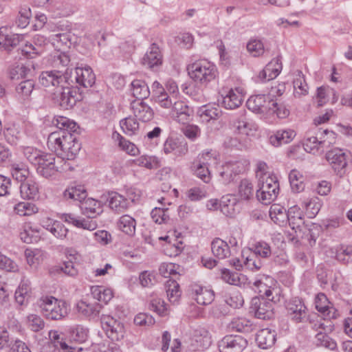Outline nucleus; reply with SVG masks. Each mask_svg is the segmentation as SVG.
Masks as SVG:
<instances>
[{"mask_svg": "<svg viewBox=\"0 0 352 352\" xmlns=\"http://www.w3.org/2000/svg\"><path fill=\"white\" fill-rule=\"evenodd\" d=\"M53 123L59 129L50 134L47 140L49 148L60 157V163L74 158L80 149L74 132L78 129L76 123L69 118L60 116Z\"/></svg>", "mask_w": 352, "mask_h": 352, "instance_id": "nucleus-1", "label": "nucleus"}, {"mask_svg": "<svg viewBox=\"0 0 352 352\" xmlns=\"http://www.w3.org/2000/svg\"><path fill=\"white\" fill-rule=\"evenodd\" d=\"M190 78L197 85L207 87L218 77V70L214 64L206 60H199L187 67Z\"/></svg>", "mask_w": 352, "mask_h": 352, "instance_id": "nucleus-2", "label": "nucleus"}, {"mask_svg": "<svg viewBox=\"0 0 352 352\" xmlns=\"http://www.w3.org/2000/svg\"><path fill=\"white\" fill-rule=\"evenodd\" d=\"M38 305L42 314L47 319L61 320L68 314L67 303L52 296L41 297L38 302Z\"/></svg>", "mask_w": 352, "mask_h": 352, "instance_id": "nucleus-3", "label": "nucleus"}, {"mask_svg": "<svg viewBox=\"0 0 352 352\" xmlns=\"http://www.w3.org/2000/svg\"><path fill=\"white\" fill-rule=\"evenodd\" d=\"M36 169L39 175L48 179L54 176L58 172H65L72 168L67 162L60 163V158L56 161L53 154L45 153Z\"/></svg>", "mask_w": 352, "mask_h": 352, "instance_id": "nucleus-4", "label": "nucleus"}, {"mask_svg": "<svg viewBox=\"0 0 352 352\" xmlns=\"http://www.w3.org/2000/svg\"><path fill=\"white\" fill-rule=\"evenodd\" d=\"M66 69H67V84L69 85L76 84L85 88H89L95 84L96 76L90 67L77 66L74 72L69 68Z\"/></svg>", "mask_w": 352, "mask_h": 352, "instance_id": "nucleus-5", "label": "nucleus"}, {"mask_svg": "<svg viewBox=\"0 0 352 352\" xmlns=\"http://www.w3.org/2000/svg\"><path fill=\"white\" fill-rule=\"evenodd\" d=\"M272 301L265 297H254L251 300L250 312L258 319L270 320L274 317Z\"/></svg>", "mask_w": 352, "mask_h": 352, "instance_id": "nucleus-6", "label": "nucleus"}, {"mask_svg": "<svg viewBox=\"0 0 352 352\" xmlns=\"http://www.w3.org/2000/svg\"><path fill=\"white\" fill-rule=\"evenodd\" d=\"M325 157L337 175L342 177L347 166L345 153L339 148H334L327 152Z\"/></svg>", "mask_w": 352, "mask_h": 352, "instance_id": "nucleus-7", "label": "nucleus"}, {"mask_svg": "<svg viewBox=\"0 0 352 352\" xmlns=\"http://www.w3.org/2000/svg\"><path fill=\"white\" fill-rule=\"evenodd\" d=\"M67 69H52L43 71L39 76V82L45 87L63 86L67 83Z\"/></svg>", "mask_w": 352, "mask_h": 352, "instance_id": "nucleus-8", "label": "nucleus"}, {"mask_svg": "<svg viewBox=\"0 0 352 352\" xmlns=\"http://www.w3.org/2000/svg\"><path fill=\"white\" fill-rule=\"evenodd\" d=\"M101 322L107 337L112 341H120L124 338V329L121 322L110 316H102Z\"/></svg>", "mask_w": 352, "mask_h": 352, "instance_id": "nucleus-9", "label": "nucleus"}, {"mask_svg": "<svg viewBox=\"0 0 352 352\" xmlns=\"http://www.w3.org/2000/svg\"><path fill=\"white\" fill-rule=\"evenodd\" d=\"M248 341L241 336L228 335L219 342L220 352H243Z\"/></svg>", "mask_w": 352, "mask_h": 352, "instance_id": "nucleus-10", "label": "nucleus"}, {"mask_svg": "<svg viewBox=\"0 0 352 352\" xmlns=\"http://www.w3.org/2000/svg\"><path fill=\"white\" fill-rule=\"evenodd\" d=\"M163 56L159 46L156 43L151 45L142 58V64L146 68L157 71L162 65Z\"/></svg>", "mask_w": 352, "mask_h": 352, "instance_id": "nucleus-11", "label": "nucleus"}, {"mask_svg": "<svg viewBox=\"0 0 352 352\" xmlns=\"http://www.w3.org/2000/svg\"><path fill=\"white\" fill-rule=\"evenodd\" d=\"M286 309L289 316L296 322H302L307 316V307L302 300L298 297L287 302Z\"/></svg>", "mask_w": 352, "mask_h": 352, "instance_id": "nucleus-12", "label": "nucleus"}, {"mask_svg": "<svg viewBox=\"0 0 352 352\" xmlns=\"http://www.w3.org/2000/svg\"><path fill=\"white\" fill-rule=\"evenodd\" d=\"M189 292L192 298L199 305H209L214 298V294L212 289L197 283H193L190 285Z\"/></svg>", "mask_w": 352, "mask_h": 352, "instance_id": "nucleus-13", "label": "nucleus"}, {"mask_svg": "<svg viewBox=\"0 0 352 352\" xmlns=\"http://www.w3.org/2000/svg\"><path fill=\"white\" fill-rule=\"evenodd\" d=\"M80 100V96L76 89L64 87L63 91L56 97V102L62 109H69Z\"/></svg>", "mask_w": 352, "mask_h": 352, "instance_id": "nucleus-14", "label": "nucleus"}, {"mask_svg": "<svg viewBox=\"0 0 352 352\" xmlns=\"http://www.w3.org/2000/svg\"><path fill=\"white\" fill-rule=\"evenodd\" d=\"M171 108V115L173 118L178 122L186 124L189 121L192 110L183 101H173Z\"/></svg>", "mask_w": 352, "mask_h": 352, "instance_id": "nucleus-15", "label": "nucleus"}, {"mask_svg": "<svg viewBox=\"0 0 352 352\" xmlns=\"http://www.w3.org/2000/svg\"><path fill=\"white\" fill-rule=\"evenodd\" d=\"M164 151L166 154L182 156L188 152V145L184 140L168 138L164 144Z\"/></svg>", "mask_w": 352, "mask_h": 352, "instance_id": "nucleus-16", "label": "nucleus"}, {"mask_svg": "<svg viewBox=\"0 0 352 352\" xmlns=\"http://www.w3.org/2000/svg\"><path fill=\"white\" fill-rule=\"evenodd\" d=\"M243 100V96L239 89H230L223 96L221 95V103L226 109H234L239 107Z\"/></svg>", "mask_w": 352, "mask_h": 352, "instance_id": "nucleus-17", "label": "nucleus"}, {"mask_svg": "<svg viewBox=\"0 0 352 352\" xmlns=\"http://www.w3.org/2000/svg\"><path fill=\"white\" fill-rule=\"evenodd\" d=\"M269 100L270 98L265 95L252 96L247 100L246 105L253 112L264 113L269 110Z\"/></svg>", "mask_w": 352, "mask_h": 352, "instance_id": "nucleus-18", "label": "nucleus"}, {"mask_svg": "<svg viewBox=\"0 0 352 352\" xmlns=\"http://www.w3.org/2000/svg\"><path fill=\"white\" fill-rule=\"evenodd\" d=\"M151 89L155 98V102L163 108L170 109L173 104V99L164 91L161 84L157 81H155L152 85Z\"/></svg>", "mask_w": 352, "mask_h": 352, "instance_id": "nucleus-19", "label": "nucleus"}, {"mask_svg": "<svg viewBox=\"0 0 352 352\" xmlns=\"http://www.w3.org/2000/svg\"><path fill=\"white\" fill-rule=\"evenodd\" d=\"M135 117L142 122H148L153 118V109L143 101H134L131 103Z\"/></svg>", "mask_w": 352, "mask_h": 352, "instance_id": "nucleus-20", "label": "nucleus"}, {"mask_svg": "<svg viewBox=\"0 0 352 352\" xmlns=\"http://www.w3.org/2000/svg\"><path fill=\"white\" fill-rule=\"evenodd\" d=\"M80 208L82 213L89 218H95L102 212L101 203L93 198H85Z\"/></svg>", "mask_w": 352, "mask_h": 352, "instance_id": "nucleus-21", "label": "nucleus"}, {"mask_svg": "<svg viewBox=\"0 0 352 352\" xmlns=\"http://www.w3.org/2000/svg\"><path fill=\"white\" fill-rule=\"evenodd\" d=\"M63 219L65 221L72 223L78 228L94 230L97 228V223L92 219L93 218H78L72 214H64Z\"/></svg>", "mask_w": 352, "mask_h": 352, "instance_id": "nucleus-22", "label": "nucleus"}, {"mask_svg": "<svg viewBox=\"0 0 352 352\" xmlns=\"http://www.w3.org/2000/svg\"><path fill=\"white\" fill-rule=\"evenodd\" d=\"M108 201L110 208L118 213L124 212L129 206L128 199L116 192H109Z\"/></svg>", "mask_w": 352, "mask_h": 352, "instance_id": "nucleus-23", "label": "nucleus"}, {"mask_svg": "<svg viewBox=\"0 0 352 352\" xmlns=\"http://www.w3.org/2000/svg\"><path fill=\"white\" fill-rule=\"evenodd\" d=\"M296 136V133L292 129H280L270 137V142L274 146H279L291 142Z\"/></svg>", "mask_w": 352, "mask_h": 352, "instance_id": "nucleus-24", "label": "nucleus"}, {"mask_svg": "<svg viewBox=\"0 0 352 352\" xmlns=\"http://www.w3.org/2000/svg\"><path fill=\"white\" fill-rule=\"evenodd\" d=\"M281 69L282 66L278 63V60H273L260 72L258 78L262 82L269 81L275 78L279 74Z\"/></svg>", "mask_w": 352, "mask_h": 352, "instance_id": "nucleus-25", "label": "nucleus"}, {"mask_svg": "<svg viewBox=\"0 0 352 352\" xmlns=\"http://www.w3.org/2000/svg\"><path fill=\"white\" fill-rule=\"evenodd\" d=\"M276 331L270 329L260 330L256 337V341L260 348L267 349L274 344L276 342Z\"/></svg>", "mask_w": 352, "mask_h": 352, "instance_id": "nucleus-26", "label": "nucleus"}, {"mask_svg": "<svg viewBox=\"0 0 352 352\" xmlns=\"http://www.w3.org/2000/svg\"><path fill=\"white\" fill-rule=\"evenodd\" d=\"M211 250L213 255L219 259L228 258L231 255L228 243L220 238L213 239L211 243Z\"/></svg>", "mask_w": 352, "mask_h": 352, "instance_id": "nucleus-27", "label": "nucleus"}, {"mask_svg": "<svg viewBox=\"0 0 352 352\" xmlns=\"http://www.w3.org/2000/svg\"><path fill=\"white\" fill-rule=\"evenodd\" d=\"M87 192L82 185L69 186L65 190L63 197L66 200H74L81 202L87 198Z\"/></svg>", "mask_w": 352, "mask_h": 352, "instance_id": "nucleus-28", "label": "nucleus"}, {"mask_svg": "<svg viewBox=\"0 0 352 352\" xmlns=\"http://www.w3.org/2000/svg\"><path fill=\"white\" fill-rule=\"evenodd\" d=\"M274 279L270 276H263L261 278L256 280L253 285L258 289V292L259 293L261 297H265V298L267 300H274V297L272 296V292L274 289H272L271 286L267 285V283H274Z\"/></svg>", "mask_w": 352, "mask_h": 352, "instance_id": "nucleus-29", "label": "nucleus"}, {"mask_svg": "<svg viewBox=\"0 0 352 352\" xmlns=\"http://www.w3.org/2000/svg\"><path fill=\"white\" fill-rule=\"evenodd\" d=\"M21 195L23 199H34L38 197V186L32 179H28L20 186Z\"/></svg>", "mask_w": 352, "mask_h": 352, "instance_id": "nucleus-30", "label": "nucleus"}, {"mask_svg": "<svg viewBox=\"0 0 352 352\" xmlns=\"http://www.w3.org/2000/svg\"><path fill=\"white\" fill-rule=\"evenodd\" d=\"M131 91L133 97L138 100L142 101L147 98L151 92L147 84L142 80H134L131 82Z\"/></svg>", "mask_w": 352, "mask_h": 352, "instance_id": "nucleus-31", "label": "nucleus"}, {"mask_svg": "<svg viewBox=\"0 0 352 352\" xmlns=\"http://www.w3.org/2000/svg\"><path fill=\"white\" fill-rule=\"evenodd\" d=\"M243 168L240 167L239 164H231L226 166L223 170L220 173V176L223 182L228 184L235 180L237 175L242 172Z\"/></svg>", "mask_w": 352, "mask_h": 352, "instance_id": "nucleus-32", "label": "nucleus"}, {"mask_svg": "<svg viewBox=\"0 0 352 352\" xmlns=\"http://www.w3.org/2000/svg\"><path fill=\"white\" fill-rule=\"evenodd\" d=\"M102 309L99 303H87L85 301H80L77 304L78 311L85 316L95 318L98 316Z\"/></svg>", "mask_w": 352, "mask_h": 352, "instance_id": "nucleus-33", "label": "nucleus"}, {"mask_svg": "<svg viewBox=\"0 0 352 352\" xmlns=\"http://www.w3.org/2000/svg\"><path fill=\"white\" fill-rule=\"evenodd\" d=\"M287 221L293 230L299 228L304 223L302 212L298 206H294L289 208Z\"/></svg>", "mask_w": 352, "mask_h": 352, "instance_id": "nucleus-34", "label": "nucleus"}, {"mask_svg": "<svg viewBox=\"0 0 352 352\" xmlns=\"http://www.w3.org/2000/svg\"><path fill=\"white\" fill-rule=\"evenodd\" d=\"M51 44L58 51H62L71 45V36L68 33H57L50 36Z\"/></svg>", "mask_w": 352, "mask_h": 352, "instance_id": "nucleus-35", "label": "nucleus"}, {"mask_svg": "<svg viewBox=\"0 0 352 352\" xmlns=\"http://www.w3.org/2000/svg\"><path fill=\"white\" fill-rule=\"evenodd\" d=\"M289 180L292 190L298 193L305 189L303 175L297 170L293 169L289 174Z\"/></svg>", "mask_w": 352, "mask_h": 352, "instance_id": "nucleus-36", "label": "nucleus"}, {"mask_svg": "<svg viewBox=\"0 0 352 352\" xmlns=\"http://www.w3.org/2000/svg\"><path fill=\"white\" fill-rule=\"evenodd\" d=\"M327 332L317 333L315 336L314 343L317 346L324 347L331 351L336 350L337 349V343Z\"/></svg>", "mask_w": 352, "mask_h": 352, "instance_id": "nucleus-37", "label": "nucleus"}, {"mask_svg": "<svg viewBox=\"0 0 352 352\" xmlns=\"http://www.w3.org/2000/svg\"><path fill=\"white\" fill-rule=\"evenodd\" d=\"M135 220L127 214L122 215L118 222L119 229L129 236L135 234Z\"/></svg>", "mask_w": 352, "mask_h": 352, "instance_id": "nucleus-38", "label": "nucleus"}, {"mask_svg": "<svg viewBox=\"0 0 352 352\" xmlns=\"http://www.w3.org/2000/svg\"><path fill=\"white\" fill-rule=\"evenodd\" d=\"M305 150L314 155L321 153L320 138L316 133V135H307L303 142Z\"/></svg>", "mask_w": 352, "mask_h": 352, "instance_id": "nucleus-39", "label": "nucleus"}, {"mask_svg": "<svg viewBox=\"0 0 352 352\" xmlns=\"http://www.w3.org/2000/svg\"><path fill=\"white\" fill-rule=\"evenodd\" d=\"M93 297L100 302L107 304L113 297V292L111 289L103 286H94L91 289Z\"/></svg>", "mask_w": 352, "mask_h": 352, "instance_id": "nucleus-40", "label": "nucleus"}, {"mask_svg": "<svg viewBox=\"0 0 352 352\" xmlns=\"http://www.w3.org/2000/svg\"><path fill=\"white\" fill-rule=\"evenodd\" d=\"M25 256L28 265L33 270H36L43 261V253L40 250L26 249Z\"/></svg>", "mask_w": 352, "mask_h": 352, "instance_id": "nucleus-41", "label": "nucleus"}, {"mask_svg": "<svg viewBox=\"0 0 352 352\" xmlns=\"http://www.w3.org/2000/svg\"><path fill=\"white\" fill-rule=\"evenodd\" d=\"M228 327L233 331L248 333L252 330V323L245 318H236L232 319Z\"/></svg>", "mask_w": 352, "mask_h": 352, "instance_id": "nucleus-42", "label": "nucleus"}, {"mask_svg": "<svg viewBox=\"0 0 352 352\" xmlns=\"http://www.w3.org/2000/svg\"><path fill=\"white\" fill-rule=\"evenodd\" d=\"M287 212L279 205H272L270 209L271 219L276 224L281 226L287 221Z\"/></svg>", "mask_w": 352, "mask_h": 352, "instance_id": "nucleus-43", "label": "nucleus"}, {"mask_svg": "<svg viewBox=\"0 0 352 352\" xmlns=\"http://www.w3.org/2000/svg\"><path fill=\"white\" fill-rule=\"evenodd\" d=\"M293 84L294 88V96L295 98H301L308 94V85L301 72H298V77L294 80Z\"/></svg>", "mask_w": 352, "mask_h": 352, "instance_id": "nucleus-44", "label": "nucleus"}, {"mask_svg": "<svg viewBox=\"0 0 352 352\" xmlns=\"http://www.w3.org/2000/svg\"><path fill=\"white\" fill-rule=\"evenodd\" d=\"M192 340L196 342L195 346L199 349L208 348L210 343V337L205 329L195 330Z\"/></svg>", "mask_w": 352, "mask_h": 352, "instance_id": "nucleus-45", "label": "nucleus"}, {"mask_svg": "<svg viewBox=\"0 0 352 352\" xmlns=\"http://www.w3.org/2000/svg\"><path fill=\"white\" fill-rule=\"evenodd\" d=\"M165 288L169 301L172 303L178 302L181 296L179 284L175 280L170 279L166 281Z\"/></svg>", "mask_w": 352, "mask_h": 352, "instance_id": "nucleus-46", "label": "nucleus"}, {"mask_svg": "<svg viewBox=\"0 0 352 352\" xmlns=\"http://www.w3.org/2000/svg\"><path fill=\"white\" fill-rule=\"evenodd\" d=\"M120 127L123 132L128 135L136 134L139 130V122L136 118L128 117L120 122Z\"/></svg>", "mask_w": 352, "mask_h": 352, "instance_id": "nucleus-47", "label": "nucleus"}, {"mask_svg": "<svg viewBox=\"0 0 352 352\" xmlns=\"http://www.w3.org/2000/svg\"><path fill=\"white\" fill-rule=\"evenodd\" d=\"M234 126L238 133L252 135L256 131V126L245 119H239L234 122Z\"/></svg>", "mask_w": 352, "mask_h": 352, "instance_id": "nucleus-48", "label": "nucleus"}, {"mask_svg": "<svg viewBox=\"0 0 352 352\" xmlns=\"http://www.w3.org/2000/svg\"><path fill=\"white\" fill-rule=\"evenodd\" d=\"M68 337L71 342L83 343L87 340L88 331L82 327L77 326L69 330Z\"/></svg>", "mask_w": 352, "mask_h": 352, "instance_id": "nucleus-49", "label": "nucleus"}, {"mask_svg": "<svg viewBox=\"0 0 352 352\" xmlns=\"http://www.w3.org/2000/svg\"><path fill=\"white\" fill-rule=\"evenodd\" d=\"M238 195L241 199L250 200L254 196V188L252 182L247 179H242L238 187Z\"/></svg>", "mask_w": 352, "mask_h": 352, "instance_id": "nucleus-50", "label": "nucleus"}, {"mask_svg": "<svg viewBox=\"0 0 352 352\" xmlns=\"http://www.w3.org/2000/svg\"><path fill=\"white\" fill-rule=\"evenodd\" d=\"M14 212L20 216H30L38 212V207L31 202H19L14 208Z\"/></svg>", "mask_w": 352, "mask_h": 352, "instance_id": "nucleus-51", "label": "nucleus"}, {"mask_svg": "<svg viewBox=\"0 0 352 352\" xmlns=\"http://www.w3.org/2000/svg\"><path fill=\"white\" fill-rule=\"evenodd\" d=\"M336 258L344 264L352 261V246L340 245L336 248Z\"/></svg>", "mask_w": 352, "mask_h": 352, "instance_id": "nucleus-52", "label": "nucleus"}, {"mask_svg": "<svg viewBox=\"0 0 352 352\" xmlns=\"http://www.w3.org/2000/svg\"><path fill=\"white\" fill-rule=\"evenodd\" d=\"M248 52L254 57L262 56L265 52L263 41L258 38H251L246 46Z\"/></svg>", "mask_w": 352, "mask_h": 352, "instance_id": "nucleus-53", "label": "nucleus"}, {"mask_svg": "<svg viewBox=\"0 0 352 352\" xmlns=\"http://www.w3.org/2000/svg\"><path fill=\"white\" fill-rule=\"evenodd\" d=\"M70 63V58L67 54L63 52H56L52 60V65L54 67H56L57 69L65 70L69 66Z\"/></svg>", "mask_w": 352, "mask_h": 352, "instance_id": "nucleus-54", "label": "nucleus"}, {"mask_svg": "<svg viewBox=\"0 0 352 352\" xmlns=\"http://www.w3.org/2000/svg\"><path fill=\"white\" fill-rule=\"evenodd\" d=\"M200 112V117L206 122H209L210 120H217L221 116V111L217 107L206 106Z\"/></svg>", "mask_w": 352, "mask_h": 352, "instance_id": "nucleus-55", "label": "nucleus"}, {"mask_svg": "<svg viewBox=\"0 0 352 352\" xmlns=\"http://www.w3.org/2000/svg\"><path fill=\"white\" fill-rule=\"evenodd\" d=\"M34 88V82L28 79L21 82L16 87V93L23 99L28 98Z\"/></svg>", "mask_w": 352, "mask_h": 352, "instance_id": "nucleus-56", "label": "nucleus"}, {"mask_svg": "<svg viewBox=\"0 0 352 352\" xmlns=\"http://www.w3.org/2000/svg\"><path fill=\"white\" fill-rule=\"evenodd\" d=\"M29 170L23 164H15L12 165V175L14 179L21 184L28 179Z\"/></svg>", "mask_w": 352, "mask_h": 352, "instance_id": "nucleus-57", "label": "nucleus"}, {"mask_svg": "<svg viewBox=\"0 0 352 352\" xmlns=\"http://www.w3.org/2000/svg\"><path fill=\"white\" fill-rule=\"evenodd\" d=\"M49 338L52 342H54L56 347H60L62 350L67 351L74 349L70 347L65 341L63 336L58 331L52 330L49 332Z\"/></svg>", "mask_w": 352, "mask_h": 352, "instance_id": "nucleus-58", "label": "nucleus"}, {"mask_svg": "<svg viewBox=\"0 0 352 352\" xmlns=\"http://www.w3.org/2000/svg\"><path fill=\"white\" fill-rule=\"evenodd\" d=\"M168 211V208L155 207L151 212V218L154 222L158 224L166 223L169 219Z\"/></svg>", "mask_w": 352, "mask_h": 352, "instance_id": "nucleus-59", "label": "nucleus"}, {"mask_svg": "<svg viewBox=\"0 0 352 352\" xmlns=\"http://www.w3.org/2000/svg\"><path fill=\"white\" fill-rule=\"evenodd\" d=\"M321 207L322 204L318 197H313L309 201L305 202L306 212L309 218L315 217Z\"/></svg>", "mask_w": 352, "mask_h": 352, "instance_id": "nucleus-60", "label": "nucleus"}, {"mask_svg": "<svg viewBox=\"0 0 352 352\" xmlns=\"http://www.w3.org/2000/svg\"><path fill=\"white\" fill-rule=\"evenodd\" d=\"M269 111L275 113L279 118H285L289 115V110L283 104H278L273 100H268Z\"/></svg>", "mask_w": 352, "mask_h": 352, "instance_id": "nucleus-61", "label": "nucleus"}, {"mask_svg": "<svg viewBox=\"0 0 352 352\" xmlns=\"http://www.w3.org/2000/svg\"><path fill=\"white\" fill-rule=\"evenodd\" d=\"M24 155L26 159L36 168L41 161L43 155L45 153L32 147H27L24 149Z\"/></svg>", "mask_w": 352, "mask_h": 352, "instance_id": "nucleus-62", "label": "nucleus"}, {"mask_svg": "<svg viewBox=\"0 0 352 352\" xmlns=\"http://www.w3.org/2000/svg\"><path fill=\"white\" fill-rule=\"evenodd\" d=\"M192 168L194 169L195 174L197 177L200 178L205 183L210 182L211 175L208 169V166L193 162Z\"/></svg>", "mask_w": 352, "mask_h": 352, "instance_id": "nucleus-63", "label": "nucleus"}, {"mask_svg": "<svg viewBox=\"0 0 352 352\" xmlns=\"http://www.w3.org/2000/svg\"><path fill=\"white\" fill-rule=\"evenodd\" d=\"M254 256H259L261 258H268L272 254L270 245L265 241L256 243L252 248Z\"/></svg>", "mask_w": 352, "mask_h": 352, "instance_id": "nucleus-64", "label": "nucleus"}]
</instances>
